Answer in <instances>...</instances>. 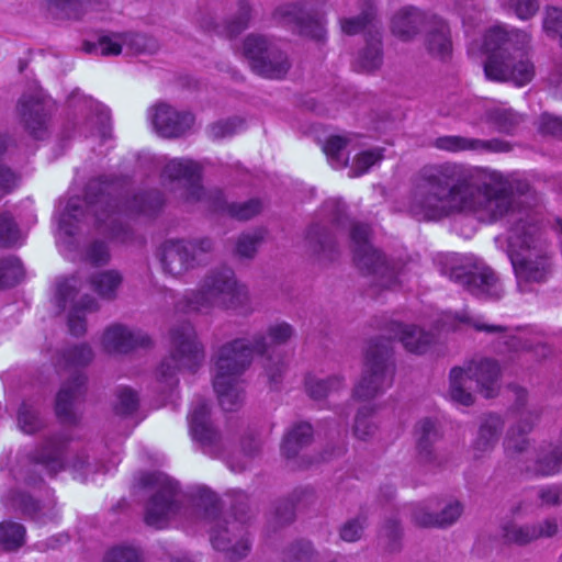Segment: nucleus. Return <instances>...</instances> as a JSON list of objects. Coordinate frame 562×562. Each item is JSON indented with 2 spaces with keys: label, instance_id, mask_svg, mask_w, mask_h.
<instances>
[{
  "label": "nucleus",
  "instance_id": "1",
  "mask_svg": "<svg viewBox=\"0 0 562 562\" xmlns=\"http://www.w3.org/2000/svg\"><path fill=\"white\" fill-rule=\"evenodd\" d=\"M527 182L499 171L456 162L422 167L412 180L408 212L422 221H437L458 213H472L481 222L507 217L508 257L520 292L546 282L552 272L548 243L539 213L528 204Z\"/></svg>",
  "mask_w": 562,
  "mask_h": 562
},
{
  "label": "nucleus",
  "instance_id": "2",
  "mask_svg": "<svg viewBox=\"0 0 562 562\" xmlns=\"http://www.w3.org/2000/svg\"><path fill=\"white\" fill-rule=\"evenodd\" d=\"M164 198L157 190L143 192L127 201L123 196L119 180L108 177L90 180L86 196L70 198L60 215L59 233L75 237L82 233L90 222L111 238L127 241L130 228L121 218L122 213L153 215L164 205Z\"/></svg>",
  "mask_w": 562,
  "mask_h": 562
},
{
  "label": "nucleus",
  "instance_id": "3",
  "mask_svg": "<svg viewBox=\"0 0 562 562\" xmlns=\"http://www.w3.org/2000/svg\"><path fill=\"white\" fill-rule=\"evenodd\" d=\"M384 336L369 341L361 379L353 389V397L359 401L371 400L384 393L393 382L391 340L398 339L409 352L423 353L432 341L431 334L415 325L391 322Z\"/></svg>",
  "mask_w": 562,
  "mask_h": 562
},
{
  "label": "nucleus",
  "instance_id": "4",
  "mask_svg": "<svg viewBox=\"0 0 562 562\" xmlns=\"http://www.w3.org/2000/svg\"><path fill=\"white\" fill-rule=\"evenodd\" d=\"M530 41L527 32L495 26L490 29L483 47L486 54L484 74L493 81H510L518 87L535 77V66L526 50Z\"/></svg>",
  "mask_w": 562,
  "mask_h": 562
},
{
  "label": "nucleus",
  "instance_id": "5",
  "mask_svg": "<svg viewBox=\"0 0 562 562\" xmlns=\"http://www.w3.org/2000/svg\"><path fill=\"white\" fill-rule=\"evenodd\" d=\"M198 506L203 509L205 519L213 520L211 528V542L232 561H237L250 551V541L247 531V496L236 493V504L233 514L217 517L218 499L207 487H198L195 493Z\"/></svg>",
  "mask_w": 562,
  "mask_h": 562
},
{
  "label": "nucleus",
  "instance_id": "6",
  "mask_svg": "<svg viewBox=\"0 0 562 562\" xmlns=\"http://www.w3.org/2000/svg\"><path fill=\"white\" fill-rule=\"evenodd\" d=\"M162 173L181 187L180 198L188 203H203L211 211L227 213L238 221H248L262 210V203L258 199L227 203L222 190L217 188L205 190L201 186V167L193 160L171 159L165 166Z\"/></svg>",
  "mask_w": 562,
  "mask_h": 562
},
{
  "label": "nucleus",
  "instance_id": "7",
  "mask_svg": "<svg viewBox=\"0 0 562 562\" xmlns=\"http://www.w3.org/2000/svg\"><path fill=\"white\" fill-rule=\"evenodd\" d=\"M245 296V288L238 284L234 271L222 267L210 270L198 290L186 291L175 308L184 314L207 313L213 307H235Z\"/></svg>",
  "mask_w": 562,
  "mask_h": 562
},
{
  "label": "nucleus",
  "instance_id": "8",
  "mask_svg": "<svg viewBox=\"0 0 562 562\" xmlns=\"http://www.w3.org/2000/svg\"><path fill=\"white\" fill-rule=\"evenodd\" d=\"M537 419L538 415L533 414L521 417L506 435L505 451L509 458L521 463V470L536 476H551L561 470L562 445L543 443L536 451H530L526 436L532 430Z\"/></svg>",
  "mask_w": 562,
  "mask_h": 562
},
{
  "label": "nucleus",
  "instance_id": "9",
  "mask_svg": "<svg viewBox=\"0 0 562 562\" xmlns=\"http://www.w3.org/2000/svg\"><path fill=\"white\" fill-rule=\"evenodd\" d=\"M93 357V350L88 344L71 345L58 353L56 367L71 373L56 396V414L64 424L75 425L79 419L75 405L83 397L87 382L81 369L87 367Z\"/></svg>",
  "mask_w": 562,
  "mask_h": 562
},
{
  "label": "nucleus",
  "instance_id": "10",
  "mask_svg": "<svg viewBox=\"0 0 562 562\" xmlns=\"http://www.w3.org/2000/svg\"><path fill=\"white\" fill-rule=\"evenodd\" d=\"M238 348L245 350L241 342L229 341L223 345L215 356L213 386L221 407L227 412L236 411L241 406L244 389L240 376L250 366L249 352L234 353Z\"/></svg>",
  "mask_w": 562,
  "mask_h": 562
},
{
  "label": "nucleus",
  "instance_id": "11",
  "mask_svg": "<svg viewBox=\"0 0 562 562\" xmlns=\"http://www.w3.org/2000/svg\"><path fill=\"white\" fill-rule=\"evenodd\" d=\"M501 368L497 361L490 358H475L464 364L454 367L449 374V397L452 402L471 406L474 395L467 385L469 381L476 384V391L484 397L496 396L499 390Z\"/></svg>",
  "mask_w": 562,
  "mask_h": 562
},
{
  "label": "nucleus",
  "instance_id": "12",
  "mask_svg": "<svg viewBox=\"0 0 562 562\" xmlns=\"http://www.w3.org/2000/svg\"><path fill=\"white\" fill-rule=\"evenodd\" d=\"M370 227L351 223L350 239L356 265L371 277V285L379 289H395L400 284L403 265L386 259L369 241Z\"/></svg>",
  "mask_w": 562,
  "mask_h": 562
},
{
  "label": "nucleus",
  "instance_id": "13",
  "mask_svg": "<svg viewBox=\"0 0 562 562\" xmlns=\"http://www.w3.org/2000/svg\"><path fill=\"white\" fill-rule=\"evenodd\" d=\"M203 348L189 322L170 329V353L157 369V379L172 391L178 385L177 374L182 370L194 371L203 360Z\"/></svg>",
  "mask_w": 562,
  "mask_h": 562
},
{
  "label": "nucleus",
  "instance_id": "14",
  "mask_svg": "<svg viewBox=\"0 0 562 562\" xmlns=\"http://www.w3.org/2000/svg\"><path fill=\"white\" fill-rule=\"evenodd\" d=\"M295 335L294 327L284 322L278 321L270 324L265 333H258L249 338H237L233 341H239L244 345L245 351L249 352V364L254 355L265 357L263 368L266 375L272 386H277L286 370V363L281 355L274 356V348L288 344ZM244 349L238 348L234 353L241 355Z\"/></svg>",
  "mask_w": 562,
  "mask_h": 562
},
{
  "label": "nucleus",
  "instance_id": "15",
  "mask_svg": "<svg viewBox=\"0 0 562 562\" xmlns=\"http://www.w3.org/2000/svg\"><path fill=\"white\" fill-rule=\"evenodd\" d=\"M138 484L155 492L146 505V524L157 529L166 527L180 508L181 493L178 483L162 472H148L139 476Z\"/></svg>",
  "mask_w": 562,
  "mask_h": 562
},
{
  "label": "nucleus",
  "instance_id": "16",
  "mask_svg": "<svg viewBox=\"0 0 562 562\" xmlns=\"http://www.w3.org/2000/svg\"><path fill=\"white\" fill-rule=\"evenodd\" d=\"M69 438L65 434H55L32 451L22 452L14 475L34 485L41 481L37 469L48 475L57 474L65 469V450Z\"/></svg>",
  "mask_w": 562,
  "mask_h": 562
},
{
  "label": "nucleus",
  "instance_id": "17",
  "mask_svg": "<svg viewBox=\"0 0 562 562\" xmlns=\"http://www.w3.org/2000/svg\"><path fill=\"white\" fill-rule=\"evenodd\" d=\"M241 53L250 69L263 78L281 79L291 67L288 55L279 45L261 34L247 35L241 44Z\"/></svg>",
  "mask_w": 562,
  "mask_h": 562
},
{
  "label": "nucleus",
  "instance_id": "18",
  "mask_svg": "<svg viewBox=\"0 0 562 562\" xmlns=\"http://www.w3.org/2000/svg\"><path fill=\"white\" fill-rule=\"evenodd\" d=\"M213 248V240L209 237L166 240L161 247L162 268L173 277L181 276L202 265Z\"/></svg>",
  "mask_w": 562,
  "mask_h": 562
},
{
  "label": "nucleus",
  "instance_id": "19",
  "mask_svg": "<svg viewBox=\"0 0 562 562\" xmlns=\"http://www.w3.org/2000/svg\"><path fill=\"white\" fill-rule=\"evenodd\" d=\"M447 273L450 280L480 300L498 301L504 295V288L498 276L485 265H475L469 268L454 266Z\"/></svg>",
  "mask_w": 562,
  "mask_h": 562
},
{
  "label": "nucleus",
  "instance_id": "20",
  "mask_svg": "<svg viewBox=\"0 0 562 562\" xmlns=\"http://www.w3.org/2000/svg\"><path fill=\"white\" fill-rule=\"evenodd\" d=\"M189 430L203 452L212 457L221 456L227 448V441L211 420V408L201 396L194 398L188 415Z\"/></svg>",
  "mask_w": 562,
  "mask_h": 562
},
{
  "label": "nucleus",
  "instance_id": "21",
  "mask_svg": "<svg viewBox=\"0 0 562 562\" xmlns=\"http://www.w3.org/2000/svg\"><path fill=\"white\" fill-rule=\"evenodd\" d=\"M274 22L303 36L323 41L326 30L322 19L307 3H286L278 7L272 15Z\"/></svg>",
  "mask_w": 562,
  "mask_h": 562
},
{
  "label": "nucleus",
  "instance_id": "22",
  "mask_svg": "<svg viewBox=\"0 0 562 562\" xmlns=\"http://www.w3.org/2000/svg\"><path fill=\"white\" fill-rule=\"evenodd\" d=\"M87 52L100 53L102 56H116L123 50L126 54H155L159 50L158 41L140 33H112L100 36L98 43L87 44Z\"/></svg>",
  "mask_w": 562,
  "mask_h": 562
},
{
  "label": "nucleus",
  "instance_id": "23",
  "mask_svg": "<svg viewBox=\"0 0 562 562\" xmlns=\"http://www.w3.org/2000/svg\"><path fill=\"white\" fill-rule=\"evenodd\" d=\"M18 109L27 132L35 138H43L54 111L53 101L42 90H35L21 97Z\"/></svg>",
  "mask_w": 562,
  "mask_h": 562
},
{
  "label": "nucleus",
  "instance_id": "24",
  "mask_svg": "<svg viewBox=\"0 0 562 562\" xmlns=\"http://www.w3.org/2000/svg\"><path fill=\"white\" fill-rule=\"evenodd\" d=\"M151 124L161 137L177 138L189 132L194 117L190 112H181L169 104H157L150 113Z\"/></svg>",
  "mask_w": 562,
  "mask_h": 562
},
{
  "label": "nucleus",
  "instance_id": "25",
  "mask_svg": "<svg viewBox=\"0 0 562 562\" xmlns=\"http://www.w3.org/2000/svg\"><path fill=\"white\" fill-rule=\"evenodd\" d=\"M436 12L414 5L398 9L391 19L393 35L403 42H411L425 31Z\"/></svg>",
  "mask_w": 562,
  "mask_h": 562
},
{
  "label": "nucleus",
  "instance_id": "26",
  "mask_svg": "<svg viewBox=\"0 0 562 562\" xmlns=\"http://www.w3.org/2000/svg\"><path fill=\"white\" fill-rule=\"evenodd\" d=\"M432 502L411 505L407 509L411 513L412 521L419 527L445 528L454 524L463 512V506L458 501L448 502L439 514H432Z\"/></svg>",
  "mask_w": 562,
  "mask_h": 562
},
{
  "label": "nucleus",
  "instance_id": "27",
  "mask_svg": "<svg viewBox=\"0 0 562 562\" xmlns=\"http://www.w3.org/2000/svg\"><path fill=\"white\" fill-rule=\"evenodd\" d=\"M435 147L440 150L450 153H459L471 150L476 153H507L512 149L508 142L502 139H479L469 138L459 135H446L436 138Z\"/></svg>",
  "mask_w": 562,
  "mask_h": 562
},
{
  "label": "nucleus",
  "instance_id": "28",
  "mask_svg": "<svg viewBox=\"0 0 562 562\" xmlns=\"http://www.w3.org/2000/svg\"><path fill=\"white\" fill-rule=\"evenodd\" d=\"M150 338L140 330H133L121 324L109 326L102 336V346L108 352L126 353L136 347H147Z\"/></svg>",
  "mask_w": 562,
  "mask_h": 562
},
{
  "label": "nucleus",
  "instance_id": "29",
  "mask_svg": "<svg viewBox=\"0 0 562 562\" xmlns=\"http://www.w3.org/2000/svg\"><path fill=\"white\" fill-rule=\"evenodd\" d=\"M439 438L437 424L432 419L425 418L417 424L416 450L419 463L431 469L440 468L443 464L442 457L435 449V443Z\"/></svg>",
  "mask_w": 562,
  "mask_h": 562
},
{
  "label": "nucleus",
  "instance_id": "30",
  "mask_svg": "<svg viewBox=\"0 0 562 562\" xmlns=\"http://www.w3.org/2000/svg\"><path fill=\"white\" fill-rule=\"evenodd\" d=\"M424 46L436 58L447 59L452 53L451 29L446 19L435 13L424 31Z\"/></svg>",
  "mask_w": 562,
  "mask_h": 562
},
{
  "label": "nucleus",
  "instance_id": "31",
  "mask_svg": "<svg viewBox=\"0 0 562 562\" xmlns=\"http://www.w3.org/2000/svg\"><path fill=\"white\" fill-rule=\"evenodd\" d=\"M305 240L308 252L321 263L331 262L339 255L334 235L324 225H311L307 229Z\"/></svg>",
  "mask_w": 562,
  "mask_h": 562
},
{
  "label": "nucleus",
  "instance_id": "32",
  "mask_svg": "<svg viewBox=\"0 0 562 562\" xmlns=\"http://www.w3.org/2000/svg\"><path fill=\"white\" fill-rule=\"evenodd\" d=\"M503 427L504 422L496 414H488L482 418L477 436L472 445L475 458H481L494 449Z\"/></svg>",
  "mask_w": 562,
  "mask_h": 562
},
{
  "label": "nucleus",
  "instance_id": "33",
  "mask_svg": "<svg viewBox=\"0 0 562 562\" xmlns=\"http://www.w3.org/2000/svg\"><path fill=\"white\" fill-rule=\"evenodd\" d=\"M123 281V274L114 269L95 272L89 280L91 289L105 301H114L117 297Z\"/></svg>",
  "mask_w": 562,
  "mask_h": 562
},
{
  "label": "nucleus",
  "instance_id": "34",
  "mask_svg": "<svg viewBox=\"0 0 562 562\" xmlns=\"http://www.w3.org/2000/svg\"><path fill=\"white\" fill-rule=\"evenodd\" d=\"M99 310L98 301L91 295H83L75 302L68 315L69 331L74 336H82L86 333V314Z\"/></svg>",
  "mask_w": 562,
  "mask_h": 562
},
{
  "label": "nucleus",
  "instance_id": "35",
  "mask_svg": "<svg viewBox=\"0 0 562 562\" xmlns=\"http://www.w3.org/2000/svg\"><path fill=\"white\" fill-rule=\"evenodd\" d=\"M313 437L312 426L307 423L294 425L284 436L282 442V452L286 458L295 457L299 451L306 447Z\"/></svg>",
  "mask_w": 562,
  "mask_h": 562
},
{
  "label": "nucleus",
  "instance_id": "36",
  "mask_svg": "<svg viewBox=\"0 0 562 562\" xmlns=\"http://www.w3.org/2000/svg\"><path fill=\"white\" fill-rule=\"evenodd\" d=\"M382 64L381 34L376 30L375 34L368 42L366 48L361 50L353 61V68L357 71L371 72L378 69Z\"/></svg>",
  "mask_w": 562,
  "mask_h": 562
},
{
  "label": "nucleus",
  "instance_id": "37",
  "mask_svg": "<svg viewBox=\"0 0 562 562\" xmlns=\"http://www.w3.org/2000/svg\"><path fill=\"white\" fill-rule=\"evenodd\" d=\"M344 386V379L339 375L321 379L307 375L305 379L306 393L314 400H322Z\"/></svg>",
  "mask_w": 562,
  "mask_h": 562
},
{
  "label": "nucleus",
  "instance_id": "38",
  "mask_svg": "<svg viewBox=\"0 0 562 562\" xmlns=\"http://www.w3.org/2000/svg\"><path fill=\"white\" fill-rule=\"evenodd\" d=\"M251 20V5L246 0H239L237 11L226 21L223 33L229 37L237 36L246 30Z\"/></svg>",
  "mask_w": 562,
  "mask_h": 562
},
{
  "label": "nucleus",
  "instance_id": "39",
  "mask_svg": "<svg viewBox=\"0 0 562 562\" xmlns=\"http://www.w3.org/2000/svg\"><path fill=\"white\" fill-rule=\"evenodd\" d=\"M486 119L503 133H512L522 120L518 113L505 108H494L488 110Z\"/></svg>",
  "mask_w": 562,
  "mask_h": 562
},
{
  "label": "nucleus",
  "instance_id": "40",
  "mask_svg": "<svg viewBox=\"0 0 562 562\" xmlns=\"http://www.w3.org/2000/svg\"><path fill=\"white\" fill-rule=\"evenodd\" d=\"M24 277V269L19 258L10 256L0 260V289L14 286Z\"/></svg>",
  "mask_w": 562,
  "mask_h": 562
},
{
  "label": "nucleus",
  "instance_id": "41",
  "mask_svg": "<svg viewBox=\"0 0 562 562\" xmlns=\"http://www.w3.org/2000/svg\"><path fill=\"white\" fill-rule=\"evenodd\" d=\"M374 19V7L370 0H364L362 13L356 18H348L340 20V27L342 33L347 35H355L371 25Z\"/></svg>",
  "mask_w": 562,
  "mask_h": 562
},
{
  "label": "nucleus",
  "instance_id": "42",
  "mask_svg": "<svg viewBox=\"0 0 562 562\" xmlns=\"http://www.w3.org/2000/svg\"><path fill=\"white\" fill-rule=\"evenodd\" d=\"M25 528L14 521L0 522V546L4 550H15L24 543Z\"/></svg>",
  "mask_w": 562,
  "mask_h": 562
},
{
  "label": "nucleus",
  "instance_id": "43",
  "mask_svg": "<svg viewBox=\"0 0 562 562\" xmlns=\"http://www.w3.org/2000/svg\"><path fill=\"white\" fill-rule=\"evenodd\" d=\"M4 504L7 506L12 507L15 510H20L23 515L30 516L33 519H40L38 503L33 497L23 492H10L8 496L4 498Z\"/></svg>",
  "mask_w": 562,
  "mask_h": 562
},
{
  "label": "nucleus",
  "instance_id": "44",
  "mask_svg": "<svg viewBox=\"0 0 562 562\" xmlns=\"http://www.w3.org/2000/svg\"><path fill=\"white\" fill-rule=\"evenodd\" d=\"M347 139L342 136H330L325 145L324 153L333 168L341 169L347 166L348 155L345 153Z\"/></svg>",
  "mask_w": 562,
  "mask_h": 562
},
{
  "label": "nucleus",
  "instance_id": "45",
  "mask_svg": "<svg viewBox=\"0 0 562 562\" xmlns=\"http://www.w3.org/2000/svg\"><path fill=\"white\" fill-rule=\"evenodd\" d=\"M22 244V235L9 212L0 214V247H15Z\"/></svg>",
  "mask_w": 562,
  "mask_h": 562
},
{
  "label": "nucleus",
  "instance_id": "46",
  "mask_svg": "<svg viewBox=\"0 0 562 562\" xmlns=\"http://www.w3.org/2000/svg\"><path fill=\"white\" fill-rule=\"evenodd\" d=\"M12 139L8 135H0V190L3 193L13 191L20 182V177L9 167L2 164V156L11 145Z\"/></svg>",
  "mask_w": 562,
  "mask_h": 562
},
{
  "label": "nucleus",
  "instance_id": "47",
  "mask_svg": "<svg viewBox=\"0 0 562 562\" xmlns=\"http://www.w3.org/2000/svg\"><path fill=\"white\" fill-rule=\"evenodd\" d=\"M373 408L369 405L362 406L355 419L353 435L360 440H368L376 432L378 426L371 419Z\"/></svg>",
  "mask_w": 562,
  "mask_h": 562
},
{
  "label": "nucleus",
  "instance_id": "48",
  "mask_svg": "<svg viewBox=\"0 0 562 562\" xmlns=\"http://www.w3.org/2000/svg\"><path fill=\"white\" fill-rule=\"evenodd\" d=\"M383 158V150L374 148L359 153L351 165L350 177H359L369 171V169L376 165Z\"/></svg>",
  "mask_w": 562,
  "mask_h": 562
},
{
  "label": "nucleus",
  "instance_id": "49",
  "mask_svg": "<svg viewBox=\"0 0 562 562\" xmlns=\"http://www.w3.org/2000/svg\"><path fill=\"white\" fill-rule=\"evenodd\" d=\"M50 11L69 19H78L91 0H46Z\"/></svg>",
  "mask_w": 562,
  "mask_h": 562
},
{
  "label": "nucleus",
  "instance_id": "50",
  "mask_svg": "<svg viewBox=\"0 0 562 562\" xmlns=\"http://www.w3.org/2000/svg\"><path fill=\"white\" fill-rule=\"evenodd\" d=\"M536 529L532 525L508 524L503 529V536L506 541L519 546L527 544L536 540Z\"/></svg>",
  "mask_w": 562,
  "mask_h": 562
},
{
  "label": "nucleus",
  "instance_id": "51",
  "mask_svg": "<svg viewBox=\"0 0 562 562\" xmlns=\"http://www.w3.org/2000/svg\"><path fill=\"white\" fill-rule=\"evenodd\" d=\"M102 562H144V557L138 548L121 544L109 549Z\"/></svg>",
  "mask_w": 562,
  "mask_h": 562
},
{
  "label": "nucleus",
  "instance_id": "52",
  "mask_svg": "<svg viewBox=\"0 0 562 562\" xmlns=\"http://www.w3.org/2000/svg\"><path fill=\"white\" fill-rule=\"evenodd\" d=\"M18 425L23 432L32 435L41 429L43 424L34 406L24 402L19 409Z\"/></svg>",
  "mask_w": 562,
  "mask_h": 562
},
{
  "label": "nucleus",
  "instance_id": "53",
  "mask_svg": "<svg viewBox=\"0 0 562 562\" xmlns=\"http://www.w3.org/2000/svg\"><path fill=\"white\" fill-rule=\"evenodd\" d=\"M380 538L384 542V546L390 551H395L400 548V541L402 538V529L400 522L393 518H386L381 531Z\"/></svg>",
  "mask_w": 562,
  "mask_h": 562
},
{
  "label": "nucleus",
  "instance_id": "54",
  "mask_svg": "<svg viewBox=\"0 0 562 562\" xmlns=\"http://www.w3.org/2000/svg\"><path fill=\"white\" fill-rule=\"evenodd\" d=\"M244 121L239 117L218 121L209 127V135L212 139L231 137L243 128Z\"/></svg>",
  "mask_w": 562,
  "mask_h": 562
},
{
  "label": "nucleus",
  "instance_id": "55",
  "mask_svg": "<svg viewBox=\"0 0 562 562\" xmlns=\"http://www.w3.org/2000/svg\"><path fill=\"white\" fill-rule=\"evenodd\" d=\"M315 558L316 551L307 540L295 541L286 551L289 562H313Z\"/></svg>",
  "mask_w": 562,
  "mask_h": 562
},
{
  "label": "nucleus",
  "instance_id": "56",
  "mask_svg": "<svg viewBox=\"0 0 562 562\" xmlns=\"http://www.w3.org/2000/svg\"><path fill=\"white\" fill-rule=\"evenodd\" d=\"M115 412L120 415H131L138 407V395L130 387H121L116 392Z\"/></svg>",
  "mask_w": 562,
  "mask_h": 562
},
{
  "label": "nucleus",
  "instance_id": "57",
  "mask_svg": "<svg viewBox=\"0 0 562 562\" xmlns=\"http://www.w3.org/2000/svg\"><path fill=\"white\" fill-rule=\"evenodd\" d=\"M261 239L260 233L240 235L236 243V254L243 258H252Z\"/></svg>",
  "mask_w": 562,
  "mask_h": 562
},
{
  "label": "nucleus",
  "instance_id": "58",
  "mask_svg": "<svg viewBox=\"0 0 562 562\" xmlns=\"http://www.w3.org/2000/svg\"><path fill=\"white\" fill-rule=\"evenodd\" d=\"M537 496L541 506H559L562 504V484H546L539 486Z\"/></svg>",
  "mask_w": 562,
  "mask_h": 562
},
{
  "label": "nucleus",
  "instance_id": "59",
  "mask_svg": "<svg viewBox=\"0 0 562 562\" xmlns=\"http://www.w3.org/2000/svg\"><path fill=\"white\" fill-rule=\"evenodd\" d=\"M366 522L367 519L363 516L346 521L339 530L340 538L346 542L358 541L362 536Z\"/></svg>",
  "mask_w": 562,
  "mask_h": 562
},
{
  "label": "nucleus",
  "instance_id": "60",
  "mask_svg": "<svg viewBox=\"0 0 562 562\" xmlns=\"http://www.w3.org/2000/svg\"><path fill=\"white\" fill-rule=\"evenodd\" d=\"M78 292V280L75 277L65 279L57 283V300L58 305L63 310L66 308L68 302H74Z\"/></svg>",
  "mask_w": 562,
  "mask_h": 562
},
{
  "label": "nucleus",
  "instance_id": "61",
  "mask_svg": "<svg viewBox=\"0 0 562 562\" xmlns=\"http://www.w3.org/2000/svg\"><path fill=\"white\" fill-rule=\"evenodd\" d=\"M543 26L547 31L559 35L562 45V11L559 8L547 9Z\"/></svg>",
  "mask_w": 562,
  "mask_h": 562
},
{
  "label": "nucleus",
  "instance_id": "62",
  "mask_svg": "<svg viewBox=\"0 0 562 562\" xmlns=\"http://www.w3.org/2000/svg\"><path fill=\"white\" fill-rule=\"evenodd\" d=\"M86 257L93 265H104L110 258L108 246L103 241H94L87 249Z\"/></svg>",
  "mask_w": 562,
  "mask_h": 562
},
{
  "label": "nucleus",
  "instance_id": "63",
  "mask_svg": "<svg viewBox=\"0 0 562 562\" xmlns=\"http://www.w3.org/2000/svg\"><path fill=\"white\" fill-rule=\"evenodd\" d=\"M540 131L555 137H562V117L551 114H542L540 119Z\"/></svg>",
  "mask_w": 562,
  "mask_h": 562
},
{
  "label": "nucleus",
  "instance_id": "64",
  "mask_svg": "<svg viewBox=\"0 0 562 562\" xmlns=\"http://www.w3.org/2000/svg\"><path fill=\"white\" fill-rule=\"evenodd\" d=\"M345 210V203L339 200H329L324 204V212L328 214L329 221L336 225H341Z\"/></svg>",
  "mask_w": 562,
  "mask_h": 562
}]
</instances>
